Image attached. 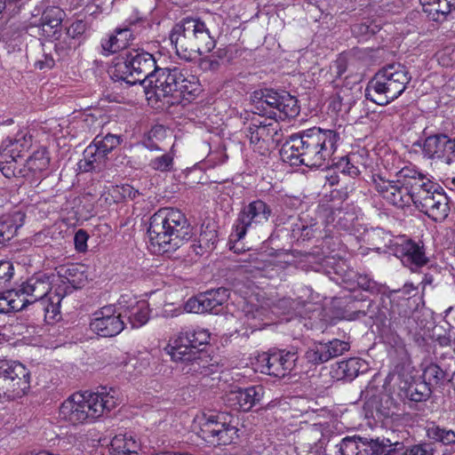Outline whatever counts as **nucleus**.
<instances>
[{
    "instance_id": "1",
    "label": "nucleus",
    "mask_w": 455,
    "mask_h": 455,
    "mask_svg": "<svg viewBox=\"0 0 455 455\" xmlns=\"http://www.w3.org/2000/svg\"><path fill=\"white\" fill-rule=\"evenodd\" d=\"M339 140L334 130L312 127L291 135L283 144L280 156L291 165L320 168L331 158Z\"/></svg>"
},
{
    "instance_id": "2",
    "label": "nucleus",
    "mask_w": 455,
    "mask_h": 455,
    "mask_svg": "<svg viewBox=\"0 0 455 455\" xmlns=\"http://www.w3.org/2000/svg\"><path fill=\"white\" fill-rule=\"evenodd\" d=\"M121 402L114 387H100L95 392L76 393L60 407V417L72 425L94 421L107 415Z\"/></svg>"
},
{
    "instance_id": "3",
    "label": "nucleus",
    "mask_w": 455,
    "mask_h": 455,
    "mask_svg": "<svg viewBox=\"0 0 455 455\" xmlns=\"http://www.w3.org/2000/svg\"><path fill=\"white\" fill-rule=\"evenodd\" d=\"M218 34L210 19L186 17L174 25L170 40L180 59L191 60L196 54L211 52L216 46Z\"/></svg>"
},
{
    "instance_id": "4",
    "label": "nucleus",
    "mask_w": 455,
    "mask_h": 455,
    "mask_svg": "<svg viewBox=\"0 0 455 455\" xmlns=\"http://www.w3.org/2000/svg\"><path fill=\"white\" fill-rule=\"evenodd\" d=\"M148 233L158 253L176 251L194 235L193 227L184 213L173 208H162L154 213Z\"/></svg>"
},
{
    "instance_id": "5",
    "label": "nucleus",
    "mask_w": 455,
    "mask_h": 455,
    "mask_svg": "<svg viewBox=\"0 0 455 455\" xmlns=\"http://www.w3.org/2000/svg\"><path fill=\"white\" fill-rule=\"evenodd\" d=\"M210 333L207 330L197 328L181 331L164 350L174 362L187 363V372L204 373L208 367L207 356L200 349L208 344Z\"/></svg>"
},
{
    "instance_id": "6",
    "label": "nucleus",
    "mask_w": 455,
    "mask_h": 455,
    "mask_svg": "<svg viewBox=\"0 0 455 455\" xmlns=\"http://www.w3.org/2000/svg\"><path fill=\"white\" fill-rule=\"evenodd\" d=\"M411 80L408 68L400 63H392L379 69L368 83L366 99L385 106L397 99Z\"/></svg>"
},
{
    "instance_id": "7",
    "label": "nucleus",
    "mask_w": 455,
    "mask_h": 455,
    "mask_svg": "<svg viewBox=\"0 0 455 455\" xmlns=\"http://www.w3.org/2000/svg\"><path fill=\"white\" fill-rule=\"evenodd\" d=\"M146 87H150L159 100L172 98L173 100H167V103L175 104L180 99L188 100V96H194L199 84L196 76L189 74L188 70L173 67L159 68Z\"/></svg>"
},
{
    "instance_id": "8",
    "label": "nucleus",
    "mask_w": 455,
    "mask_h": 455,
    "mask_svg": "<svg viewBox=\"0 0 455 455\" xmlns=\"http://www.w3.org/2000/svg\"><path fill=\"white\" fill-rule=\"evenodd\" d=\"M251 111L270 118H294L300 111L298 100L286 91L261 89L251 94Z\"/></svg>"
},
{
    "instance_id": "9",
    "label": "nucleus",
    "mask_w": 455,
    "mask_h": 455,
    "mask_svg": "<svg viewBox=\"0 0 455 455\" xmlns=\"http://www.w3.org/2000/svg\"><path fill=\"white\" fill-rule=\"evenodd\" d=\"M158 68L153 54L134 50L116 62L111 76L130 85L146 86Z\"/></svg>"
},
{
    "instance_id": "10",
    "label": "nucleus",
    "mask_w": 455,
    "mask_h": 455,
    "mask_svg": "<svg viewBox=\"0 0 455 455\" xmlns=\"http://www.w3.org/2000/svg\"><path fill=\"white\" fill-rule=\"evenodd\" d=\"M52 290L50 275L36 273L24 281L16 291H8L6 299H0V311L14 312L24 309L28 305L43 301Z\"/></svg>"
},
{
    "instance_id": "11",
    "label": "nucleus",
    "mask_w": 455,
    "mask_h": 455,
    "mask_svg": "<svg viewBox=\"0 0 455 455\" xmlns=\"http://www.w3.org/2000/svg\"><path fill=\"white\" fill-rule=\"evenodd\" d=\"M30 388V372L16 361H0V397L13 400Z\"/></svg>"
},
{
    "instance_id": "12",
    "label": "nucleus",
    "mask_w": 455,
    "mask_h": 455,
    "mask_svg": "<svg viewBox=\"0 0 455 455\" xmlns=\"http://www.w3.org/2000/svg\"><path fill=\"white\" fill-rule=\"evenodd\" d=\"M272 216L271 207L257 199L244 205L238 213L231 232V241L240 242L247 232L265 226Z\"/></svg>"
},
{
    "instance_id": "13",
    "label": "nucleus",
    "mask_w": 455,
    "mask_h": 455,
    "mask_svg": "<svg viewBox=\"0 0 455 455\" xmlns=\"http://www.w3.org/2000/svg\"><path fill=\"white\" fill-rule=\"evenodd\" d=\"M237 432L238 429L235 426L225 421L223 413L204 414L197 435L210 445L217 446L233 443L238 436Z\"/></svg>"
},
{
    "instance_id": "14",
    "label": "nucleus",
    "mask_w": 455,
    "mask_h": 455,
    "mask_svg": "<svg viewBox=\"0 0 455 455\" xmlns=\"http://www.w3.org/2000/svg\"><path fill=\"white\" fill-rule=\"evenodd\" d=\"M297 360L294 351L275 350L259 355L254 367L256 371L283 378L294 369Z\"/></svg>"
},
{
    "instance_id": "15",
    "label": "nucleus",
    "mask_w": 455,
    "mask_h": 455,
    "mask_svg": "<svg viewBox=\"0 0 455 455\" xmlns=\"http://www.w3.org/2000/svg\"><path fill=\"white\" fill-rule=\"evenodd\" d=\"M123 312L113 305L101 307L93 314L91 330L101 337H114L124 329Z\"/></svg>"
},
{
    "instance_id": "16",
    "label": "nucleus",
    "mask_w": 455,
    "mask_h": 455,
    "mask_svg": "<svg viewBox=\"0 0 455 455\" xmlns=\"http://www.w3.org/2000/svg\"><path fill=\"white\" fill-rule=\"evenodd\" d=\"M228 297L229 291L224 287L210 290L195 298L189 299L185 305V309L196 314L209 312L217 315L221 310V306L228 300Z\"/></svg>"
},
{
    "instance_id": "17",
    "label": "nucleus",
    "mask_w": 455,
    "mask_h": 455,
    "mask_svg": "<svg viewBox=\"0 0 455 455\" xmlns=\"http://www.w3.org/2000/svg\"><path fill=\"white\" fill-rule=\"evenodd\" d=\"M419 200L415 206L435 221H443L450 212L449 198L438 190L437 186L428 190L423 196H418Z\"/></svg>"
},
{
    "instance_id": "18",
    "label": "nucleus",
    "mask_w": 455,
    "mask_h": 455,
    "mask_svg": "<svg viewBox=\"0 0 455 455\" xmlns=\"http://www.w3.org/2000/svg\"><path fill=\"white\" fill-rule=\"evenodd\" d=\"M396 176L409 192L413 204L419 200L418 196H423L435 187V184L415 166L402 168Z\"/></svg>"
},
{
    "instance_id": "19",
    "label": "nucleus",
    "mask_w": 455,
    "mask_h": 455,
    "mask_svg": "<svg viewBox=\"0 0 455 455\" xmlns=\"http://www.w3.org/2000/svg\"><path fill=\"white\" fill-rule=\"evenodd\" d=\"M422 150L428 158L450 164L455 158V140L443 133L431 135L426 138Z\"/></svg>"
},
{
    "instance_id": "20",
    "label": "nucleus",
    "mask_w": 455,
    "mask_h": 455,
    "mask_svg": "<svg viewBox=\"0 0 455 455\" xmlns=\"http://www.w3.org/2000/svg\"><path fill=\"white\" fill-rule=\"evenodd\" d=\"M263 397L261 386H251L246 388L229 390L224 398L226 404L234 410L248 411L260 402Z\"/></svg>"
},
{
    "instance_id": "21",
    "label": "nucleus",
    "mask_w": 455,
    "mask_h": 455,
    "mask_svg": "<svg viewBox=\"0 0 455 455\" xmlns=\"http://www.w3.org/2000/svg\"><path fill=\"white\" fill-rule=\"evenodd\" d=\"M375 189L389 204L398 208H403L410 205L412 202L409 192L404 185L400 181L389 180L379 178L374 180Z\"/></svg>"
},
{
    "instance_id": "22",
    "label": "nucleus",
    "mask_w": 455,
    "mask_h": 455,
    "mask_svg": "<svg viewBox=\"0 0 455 455\" xmlns=\"http://www.w3.org/2000/svg\"><path fill=\"white\" fill-rule=\"evenodd\" d=\"M32 14L30 24L38 27L47 37L54 36L64 20L65 12L58 6H47L43 11L36 9Z\"/></svg>"
},
{
    "instance_id": "23",
    "label": "nucleus",
    "mask_w": 455,
    "mask_h": 455,
    "mask_svg": "<svg viewBox=\"0 0 455 455\" xmlns=\"http://www.w3.org/2000/svg\"><path fill=\"white\" fill-rule=\"evenodd\" d=\"M118 306L133 328L142 326L149 318L148 305L144 300L138 301L131 295L125 294L120 297Z\"/></svg>"
},
{
    "instance_id": "24",
    "label": "nucleus",
    "mask_w": 455,
    "mask_h": 455,
    "mask_svg": "<svg viewBox=\"0 0 455 455\" xmlns=\"http://www.w3.org/2000/svg\"><path fill=\"white\" fill-rule=\"evenodd\" d=\"M128 22L129 26L116 28L114 34L101 40V47L104 52L110 54L126 48L130 42L134 39L137 23L144 22V20L140 18L135 20H129Z\"/></svg>"
},
{
    "instance_id": "25",
    "label": "nucleus",
    "mask_w": 455,
    "mask_h": 455,
    "mask_svg": "<svg viewBox=\"0 0 455 455\" xmlns=\"http://www.w3.org/2000/svg\"><path fill=\"white\" fill-rule=\"evenodd\" d=\"M394 246L395 255L411 271H417L418 268L425 266L428 261L423 248L411 240L403 241L401 243H395Z\"/></svg>"
},
{
    "instance_id": "26",
    "label": "nucleus",
    "mask_w": 455,
    "mask_h": 455,
    "mask_svg": "<svg viewBox=\"0 0 455 455\" xmlns=\"http://www.w3.org/2000/svg\"><path fill=\"white\" fill-rule=\"evenodd\" d=\"M50 158L45 148H40L33 153L24 165V178L30 184H37L44 178L48 169Z\"/></svg>"
},
{
    "instance_id": "27",
    "label": "nucleus",
    "mask_w": 455,
    "mask_h": 455,
    "mask_svg": "<svg viewBox=\"0 0 455 455\" xmlns=\"http://www.w3.org/2000/svg\"><path fill=\"white\" fill-rule=\"evenodd\" d=\"M25 214L15 211L0 217V247L13 238L18 229L23 226Z\"/></svg>"
},
{
    "instance_id": "28",
    "label": "nucleus",
    "mask_w": 455,
    "mask_h": 455,
    "mask_svg": "<svg viewBox=\"0 0 455 455\" xmlns=\"http://www.w3.org/2000/svg\"><path fill=\"white\" fill-rule=\"evenodd\" d=\"M427 17L434 21L442 22L447 15L455 10V0H419Z\"/></svg>"
},
{
    "instance_id": "29",
    "label": "nucleus",
    "mask_w": 455,
    "mask_h": 455,
    "mask_svg": "<svg viewBox=\"0 0 455 455\" xmlns=\"http://www.w3.org/2000/svg\"><path fill=\"white\" fill-rule=\"evenodd\" d=\"M32 144V137L25 130L19 131L13 137H8L3 140L0 152L22 158L21 153L29 148Z\"/></svg>"
},
{
    "instance_id": "30",
    "label": "nucleus",
    "mask_w": 455,
    "mask_h": 455,
    "mask_svg": "<svg viewBox=\"0 0 455 455\" xmlns=\"http://www.w3.org/2000/svg\"><path fill=\"white\" fill-rule=\"evenodd\" d=\"M364 371H366L365 361L357 357H351L346 361L338 363L337 367L334 369V373L339 379L351 381L357 377L360 372H363Z\"/></svg>"
},
{
    "instance_id": "31",
    "label": "nucleus",
    "mask_w": 455,
    "mask_h": 455,
    "mask_svg": "<svg viewBox=\"0 0 455 455\" xmlns=\"http://www.w3.org/2000/svg\"><path fill=\"white\" fill-rule=\"evenodd\" d=\"M341 455H370V440L362 437H346L336 445Z\"/></svg>"
},
{
    "instance_id": "32",
    "label": "nucleus",
    "mask_w": 455,
    "mask_h": 455,
    "mask_svg": "<svg viewBox=\"0 0 455 455\" xmlns=\"http://www.w3.org/2000/svg\"><path fill=\"white\" fill-rule=\"evenodd\" d=\"M105 156L92 143L83 153V159L78 163V169L83 172H100L105 162Z\"/></svg>"
},
{
    "instance_id": "33",
    "label": "nucleus",
    "mask_w": 455,
    "mask_h": 455,
    "mask_svg": "<svg viewBox=\"0 0 455 455\" xmlns=\"http://www.w3.org/2000/svg\"><path fill=\"white\" fill-rule=\"evenodd\" d=\"M139 448V443L132 435H118L112 439L109 452L110 455H137Z\"/></svg>"
},
{
    "instance_id": "34",
    "label": "nucleus",
    "mask_w": 455,
    "mask_h": 455,
    "mask_svg": "<svg viewBox=\"0 0 455 455\" xmlns=\"http://www.w3.org/2000/svg\"><path fill=\"white\" fill-rule=\"evenodd\" d=\"M356 220L355 212L348 208H338L331 210L326 216L327 223H331L339 229L351 231L355 228V220Z\"/></svg>"
},
{
    "instance_id": "35",
    "label": "nucleus",
    "mask_w": 455,
    "mask_h": 455,
    "mask_svg": "<svg viewBox=\"0 0 455 455\" xmlns=\"http://www.w3.org/2000/svg\"><path fill=\"white\" fill-rule=\"evenodd\" d=\"M20 157H15L12 155L0 152V172L8 179L24 178V165L20 164Z\"/></svg>"
},
{
    "instance_id": "36",
    "label": "nucleus",
    "mask_w": 455,
    "mask_h": 455,
    "mask_svg": "<svg viewBox=\"0 0 455 455\" xmlns=\"http://www.w3.org/2000/svg\"><path fill=\"white\" fill-rule=\"evenodd\" d=\"M305 307L306 303L304 301L292 299L291 298H283L274 305V311L275 314L283 315L303 316L305 315Z\"/></svg>"
},
{
    "instance_id": "37",
    "label": "nucleus",
    "mask_w": 455,
    "mask_h": 455,
    "mask_svg": "<svg viewBox=\"0 0 455 455\" xmlns=\"http://www.w3.org/2000/svg\"><path fill=\"white\" fill-rule=\"evenodd\" d=\"M217 242V232L213 228H210L206 227L202 230L198 238L191 245L193 251L201 255L205 251L212 250L214 248V244Z\"/></svg>"
},
{
    "instance_id": "38",
    "label": "nucleus",
    "mask_w": 455,
    "mask_h": 455,
    "mask_svg": "<svg viewBox=\"0 0 455 455\" xmlns=\"http://www.w3.org/2000/svg\"><path fill=\"white\" fill-rule=\"evenodd\" d=\"M422 377L432 388L441 387L447 379V372L438 364L429 363L424 368Z\"/></svg>"
},
{
    "instance_id": "39",
    "label": "nucleus",
    "mask_w": 455,
    "mask_h": 455,
    "mask_svg": "<svg viewBox=\"0 0 455 455\" xmlns=\"http://www.w3.org/2000/svg\"><path fill=\"white\" fill-rule=\"evenodd\" d=\"M427 435L429 439L442 443L444 445L455 443V431L441 427L435 424L427 427Z\"/></svg>"
},
{
    "instance_id": "40",
    "label": "nucleus",
    "mask_w": 455,
    "mask_h": 455,
    "mask_svg": "<svg viewBox=\"0 0 455 455\" xmlns=\"http://www.w3.org/2000/svg\"><path fill=\"white\" fill-rule=\"evenodd\" d=\"M92 144L95 145V148L106 158L108 154L120 144V138L110 133H108L106 136L98 135L94 138Z\"/></svg>"
},
{
    "instance_id": "41",
    "label": "nucleus",
    "mask_w": 455,
    "mask_h": 455,
    "mask_svg": "<svg viewBox=\"0 0 455 455\" xmlns=\"http://www.w3.org/2000/svg\"><path fill=\"white\" fill-rule=\"evenodd\" d=\"M432 394V387L425 381L411 385L407 390L410 400L422 402L427 400Z\"/></svg>"
},
{
    "instance_id": "42",
    "label": "nucleus",
    "mask_w": 455,
    "mask_h": 455,
    "mask_svg": "<svg viewBox=\"0 0 455 455\" xmlns=\"http://www.w3.org/2000/svg\"><path fill=\"white\" fill-rule=\"evenodd\" d=\"M315 226V224L307 225L304 220H299L292 224L291 234L297 239L309 240L315 235L317 228Z\"/></svg>"
},
{
    "instance_id": "43",
    "label": "nucleus",
    "mask_w": 455,
    "mask_h": 455,
    "mask_svg": "<svg viewBox=\"0 0 455 455\" xmlns=\"http://www.w3.org/2000/svg\"><path fill=\"white\" fill-rule=\"evenodd\" d=\"M278 124L276 122H270L265 124L263 122L258 123V135L263 141H279L280 134L278 132Z\"/></svg>"
},
{
    "instance_id": "44",
    "label": "nucleus",
    "mask_w": 455,
    "mask_h": 455,
    "mask_svg": "<svg viewBox=\"0 0 455 455\" xmlns=\"http://www.w3.org/2000/svg\"><path fill=\"white\" fill-rule=\"evenodd\" d=\"M305 358L313 364H321L328 362L323 343H316L310 347L305 353Z\"/></svg>"
},
{
    "instance_id": "45",
    "label": "nucleus",
    "mask_w": 455,
    "mask_h": 455,
    "mask_svg": "<svg viewBox=\"0 0 455 455\" xmlns=\"http://www.w3.org/2000/svg\"><path fill=\"white\" fill-rule=\"evenodd\" d=\"M398 444L400 443H391L389 440L385 443L384 441L379 442L378 439H371L370 447L371 451L369 453L370 455H395V446Z\"/></svg>"
},
{
    "instance_id": "46",
    "label": "nucleus",
    "mask_w": 455,
    "mask_h": 455,
    "mask_svg": "<svg viewBox=\"0 0 455 455\" xmlns=\"http://www.w3.org/2000/svg\"><path fill=\"white\" fill-rule=\"evenodd\" d=\"M325 347L326 355L328 361L341 355L344 352L347 351L350 347L349 344L346 341L339 339H332L329 342L323 343Z\"/></svg>"
},
{
    "instance_id": "47",
    "label": "nucleus",
    "mask_w": 455,
    "mask_h": 455,
    "mask_svg": "<svg viewBox=\"0 0 455 455\" xmlns=\"http://www.w3.org/2000/svg\"><path fill=\"white\" fill-rule=\"evenodd\" d=\"M149 166L159 172H170L173 166V156L172 154H164L161 156H157L152 159L149 163Z\"/></svg>"
},
{
    "instance_id": "48",
    "label": "nucleus",
    "mask_w": 455,
    "mask_h": 455,
    "mask_svg": "<svg viewBox=\"0 0 455 455\" xmlns=\"http://www.w3.org/2000/svg\"><path fill=\"white\" fill-rule=\"evenodd\" d=\"M355 155L341 157L337 163V168L345 174L355 177L360 173L359 168L354 164Z\"/></svg>"
},
{
    "instance_id": "49",
    "label": "nucleus",
    "mask_w": 455,
    "mask_h": 455,
    "mask_svg": "<svg viewBox=\"0 0 455 455\" xmlns=\"http://www.w3.org/2000/svg\"><path fill=\"white\" fill-rule=\"evenodd\" d=\"M79 268L80 267L76 265H71L61 268L59 273L62 277L67 279L68 283L75 286L80 283L81 276L83 275V272L80 271Z\"/></svg>"
},
{
    "instance_id": "50",
    "label": "nucleus",
    "mask_w": 455,
    "mask_h": 455,
    "mask_svg": "<svg viewBox=\"0 0 455 455\" xmlns=\"http://www.w3.org/2000/svg\"><path fill=\"white\" fill-rule=\"evenodd\" d=\"M367 315H369L371 318L375 317V310L371 301H367V305L365 307L364 305H362L359 308H356L355 310L347 314V318L348 320H355Z\"/></svg>"
},
{
    "instance_id": "51",
    "label": "nucleus",
    "mask_w": 455,
    "mask_h": 455,
    "mask_svg": "<svg viewBox=\"0 0 455 455\" xmlns=\"http://www.w3.org/2000/svg\"><path fill=\"white\" fill-rule=\"evenodd\" d=\"M406 455H434L433 444L429 443H419L408 448Z\"/></svg>"
},
{
    "instance_id": "52",
    "label": "nucleus",
    "mask_w": 455,
    "mask_h": 455,
    "mask_svg": "<svg viewBox=\"0 0 455 455\" xmlns=\"http://www.w3.org/2000/svg\"><path fill=\"white\" fill-rule=\"evenodd\" d=\"M20 10L17 4H13L11 0H0V14H2L3 17H12L16 15Z\"/></svg>"
},
{
    "instance_id": "53",
    "label": "nucleus",
    "mask_w": 455,
    "mask_h": 455,
    "mask_svg": "<svg viewBox=\"0 0 455 455\" xmlns=\"http://www.w3.org/2000/svg\"><path fill=\"white\" fill-rule=\"evenodd\" d=\"M86 28V23L84 20H76L67 28V34L71 38H76L85 32Z\"/></svg>"
},
{
    "instance_id": "54",
    "label": "nucleus",
    "mask_w": 455,
    "mask_h": 455,
    "mask_svg": "<svg viewBox=\"0 0 455 455\" xmlns=\"http://www.w3.org/2000/svg\"><path fill=\"white\" fill-rule=\"evenodd\" d=\"M13 275V266L10 261H0V289Z\"/></svg>"
},
{
    "instance_id": "55",
    "label": "nucleus",
    "mask_w": 455,
    "mask_h": 455,
    "mask_svg": "<svg viewBox=\"0 0 455 455\" xmlns=\"http://www.w3.org/2000/svg\"><path fill=\"white\" fill-rule=\"evenodd\" d=\"M220 67V63L218 59H216L215 55H211L201 59L200 60V68L204 71H217Z\"/></svg>"
},
{
    "instance_id": "56",
    "label": "nucleus",
    "mask_w": 455,
    "mask_h": 455,
    "mask_svg": "<svg viewBox=\"0 0 455 455\" xmlns=\"http://www.w3.org/2000/svg\"><path fill=\"white\" fill-rule=\"evenodd\" d=\"M88 235L87 233L83 230L79 229L74 237V243L76 250L79 252H84L87 249V240H88Z\"/></svg>"
},
{
    "instance_id": "57",
    "label": "nucleus",
    "mask_w": 455,
    "mask_h": 455,
    "mask_svg": "<svg viewBox=\"0 0 455 455\" xmlns=\"http://www.w3.org/2000/svg\"><path fill=\"white\" fill-rule=\"evenodd\" d=\"M331 73L335 77H341L347 70V60L344 57L338 58L331 66Z\"/></svg>"
},
{
    "instance_id": "58",
    "label": "nucleus",
    "mask_w": 455,
    "mask_h": 455,
    "mask_svg": "<svg viewBox=\"0 0 455 455\" xmlns=\"http://www.w3.org/2000/svg\"><path fill=\"white\" fill-rule=\"evenodd\" d=\"M356 282L358 286L364 291H373L376 287V283L366 275H358Z\"/></svg>"
},
{
    "instance_id": "59",
    "label": "nucleus",
    "mask_w": 455,
    "mask_h": 455,
    "mask_svg": "<svg viewBox=\"0 0 455 455\" xmlns=\"http://www.w3.org/2000/svg\"><path fill=\"white\" fill-rule=\"evenodd\" d=\"M35 66L39 69L52 68L54 66V60L51 56L45 55L44 59L37 60Z\"/></svg>"
},
{
    "instance_id": "60",
    "label": "nucleus",
    "mask_w": 455,
    "mask_h": 455,
    "mask_svg": "<svg viewBox=\"0 0 455 455\" xmlns=\"http://www.w3.org/2000/svg\"><path fill=\"white\" fill-rule=\"evenodd\" d=\"M249 136L251 143L259 142L262 140L261 138L258 135V122H253L251 125L249 127Z\"/></svg>"
},
{
    "instance_id": "61",
    "label": "nucleus",
    "mask_w": 455,
    "mask_h": 455,
    "mask_svg": "<svg viewBox=\"0 0 455 455\" xmlns=\"http://www.w3.org/2000/svg\"><path fill=\"white\" fill-rule=\"evenodd\" d=\"M121 189L124 196H127L132 199L135 198L136 196L139 194V192L137 190H134L133 188L130 185L123 186Z\"/></svg>"
},
{
    "instance_id": "62",
    "label": "nucleus",
    "mask_w": 455,
    "mask_h": 455,
    "mask_svg": "<svg viewBox=\"0 0 455 455\" xmlns=\"http://www.w3.org/2000/svg\"><path fill=\"white\" fill-rule=\"evenodd\" d=\"M417 288L411 283H406L401 291L405 295H410L412 291H415Z\"/></svg>"
},
{
    "instance_id": "63",
    "label": "nucleus",
    "mask_w": 455,
    "mask_h": 455,
    "mask_svg": "<svg viewBox=\"0 0 455 455\" xmlns=\"http://www.w3.org/2000/svg\"><path fill=\"white\" fill-rule=\"evenodd\" d=\"M239 243V242L231 241V235H229L230 249H231V250H234V251H235V252H236V251H243V247H241V248H240L239 246H237V243Z\"/></svg>"
},
{
    "instance_id": "64",
    "label": "nucleus",
    "mask_w": 455,
    "mask_h": 455,
    "mask_svg": "<svg viewBox=\"0 0 455 455\" xmlns=\"http://www.w3.org/2000/svg\"><path fill=\"white\" fill-rule=\"evenodd\" d=\"M432 282H433V276L425 275V276L423 277V280L421 281V283L423 284V286H425L427 284H431Z\"/></svg>"
}]
</instances>
